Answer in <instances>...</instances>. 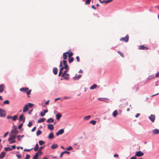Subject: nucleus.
Instances as JSON below:
<instances>
[{
	"label": "nucleus",
	"mask_w": 159,
	"mask_h": 159,
	"mask_svg": "<svg viewBox=\"0 0 159 159\" xmlns=\"http://www.w3.org/2000/svg\"><path fill=\"white\" fill-rule=\"evenodd\" d=\"M67 56L66 55L63 53V58L64 59H66L67 58Z\"/></svg>",
	"instance_id": "40"
},
{
	"label": "nucleus",
	"mask_w": 159,
	"mask_h": 159,
	"mask_svg": "<svg viewBox=\"0 0 159 159\" xmlns=\"http://www.w3.org/2000/svg\"><path fill=\"white\" fill-rule=\"evenodd\" d=\"M36 126L34 127L31 130V132H33L35 131L36 129Z\"/></svg>",
	"instance_id": "53"
},
{
	"label": "nucleus",
	"mask_w": 159,
	"mask_h": 159,
	"mask_svg": "<svg viewBox=\"0 0 159 159\" xmlns=\"http://www.w3.org/2000/svg\"><path fill=\"white\" fill-rule=\"evenodd\" d=\"M23 125V123H21L19 125V126H18V128L19 129H20L22 127V126Z\"/></svg>",
	"instance_id": "47"
},
{
	"label": "nucleus",
	"mask_w": 159,
	"mask_h": 159,
	"mask_svg": "<svg viewBox=\"0 0 159 159\" xmlns=\"http://www.w3.org/2000/svg\"><path fill=\"white\" fill-rule=\"evenodd\" d=\"M32 149V148L31 149H25L24 150V151H28V152H29Z\"/></svg>",
	"instance_id": "59"
},
{
	"label": "nucleus",
	"mask_w": 159,
	"mask_h": 159,
	"mask_svg": "<svg viewBox=\"0 0 159 159\" xmlns=\"http://www.w3.org/2000/svg\"><path fill=\"white\" fill-rule=\"evenodd\" d=\"M143 155V153L141 151H138L136 152L135 156L139 157H141Z\"/></svg>",
	"instance_id": "5"
},
{
	"label": "nucleus",
	"mask_w": 159,
	"mask_h": 159,
	"mask_svg": "<svg viewBox=\"0 0 159 159\" xmlns=\"http://www.w3.org/2000/svg\"><path fill=\"white\" fill-rule=\"evenodd\" d=\"M18 117V116L17 115H14L13 117H12V120L14 121H15Z\"/></svg>",
	"instance_id": "32"
},
{
	"label": "nucleus",
	"mask_w": 159,
	"mask_h": 159,
	"mask_svg": "<svg viewBox=\"0 0 159 159\" xmlns=\"http://www.w3.org/2000/svg\"><path fill=\"white\" fill-rule=\"evenodd\" d=\"M97 87V85L95 84H94L91 86L90 87V89H93L96 88Z\"/></svg>",
	"instance_id": "27"
},
{
	"label": "nucleus",
	"mask_w": 159,
	"mask_h": 159,
	"mask_svg": "<svg viewBox=\"0 0 159 159\" xmlns=\"http://www.w3.org/2000/svg\"><path fill=\"white\" fill-rule=\"evenodd\" d=\"M61 117V115L60 113L57 114L56 115V118L58 120H59Z\"/></svg>",
	"instance_id": "20"
},
{
	"label": "nucleus",
	"mask_w": 159,
	"mask_h": 159,
	"mask_svg": "<svg viewBox=\"0 0 159 159\" xmlns=\"http://www.w3.org/2000/svg\"><path fill=\"white\" fill-rule=\"evenodd\" d=\"M39 155V152H36L34 155L33 159H37Z\"/></svg>",
	"instance_id": "25"
},
{
	"label": "nucleus",
	"mask_w": 159,
	"mask_h": 159,
	"mask_svg": "<svg viewBox=\"0 0 159 159\" xmlns=\"http://www.w3.org/2000/svg\"><path fill=\"white\" fill-rule=\"evenodd\" d=\"M129 37L128 35H126L125 37L122 38L120 39V41H123L126 42H128Z\"/></svg>",
	"instance_id": "2"
},
{
	"label": "nucleus",
	"mask_w": 159,
	"mask_h": 159,
	"mask_svg": "<svg viewBox=\"0 0 159 159\" xmlns=\"http://www.w3.org/2000/svg\"><path fill=\"white\" fill-rule=\"evenodd\" d=\"M11 134H18L19 132L17 129L16 127H15V128L14 129H12L11 131Z\"/></svg>",
	"instance_id": "9"
},
{
	"label": "nucleus",
	"mask_w": 159,
	"mask_h": 159,
	"mask_svg": "<svg viewBox=\"0 0 159 159\" xmlns=\"http://www.w3.org/2000/svg\"><path fill=\"white\" fill-rule=\"evenodd\" d=\"M140 115V114L139 113H137L135 116V117L136 118L138 117Z\"/></svg>",
	"instance_id": "63"
},
{
	"label": "nucleus",
	"mask_w": 159,
	"mask_h": 159,
	"mask_svg": "<svg viewBox=\"0 0 159 159\" xmlns=\"http://www.w3.org/2000/svg\"><path fill=\"white\" fill-rule=\"evenodd\" d=\"M118 53L122 57H124V54L120 51H118Z\"/></svg>",
	"instance_id": "44"
},
{
	"label": "nucleus",
	"mask_w": 159,
	"mask_h": 159,
	"mask_svg": "<svg viewBox=\"0 0 159 159\" xmlns=\"http://www.w3.org/2000/svg\"><path fill=\"white\" fill-rule=\"evenodd\" d=\"M48 138L50 139H52L54 138V134L52 132H51L49 134L48 136Z\"/></svg>",
	"instance_id": "18"
},
{
	"label": "nucleus",
	"mask_w": 159,
	"mask_h": 159,
	"mask_svg": "<svg viewBox=\"0 0 159 159\" xmlns=\"http://www.w3.org/2000/svg\"><path fill=\"white\" fill-rule=\"evenodd\" d=\"M91 0H85V4H89L90 3Z\"/></svg>",
	"instance_id": "42"
},
{
	"label": "nucleus",
	"mask_w": 159,
	"mask_h": 159,
	"mask_svg": "<svg viewBox=\"0 0 159 159\" xmlns=\"http://www.w3.org/2000/svg\"><path fill=\"white\" fill-rule=\"evenodd\" d=\"M39 152V154L40 155H41L43 154V153L41 152V151H39V152Z\"/></svg>",
	"instance_id": "55"
},
{
	"label": "nucleus",
	"mask_w": 159,
	"mask_h": 159,
	"mask_svg": "<svg viewBox=\"0 0 159 159\" xmlns=\"http://www.w3.org/2000/svg\"><path fill=\"white\" fill-rule=\"evenodd\" d=\"M31 91V90L30 89V90L26 92L27 94L28 95H29L30 94V93ZM28 97H29V96H28Z\"/></svg>",
	"instance_id": "45"
},
{
	"label": "nucleus",
	"mask_w": 159,
	"mask_h": 159,
	"mask_svg": "<svg viewBox=\"0 0 159 159\" xmlns=\"http://www.w3.org/2000/svg\"><path fill=\"white\" fill-rule=\"evenodd\" d=\"M45 115V113L41 111L40 112V116H43Z\"/></svg>",
	"instance_id": "49"
},
{
	"label": "nucleus",
	"mask_w": 159,
	"mask_h": 159,
	"mask_svg": "<svg viewBox=\"0 0 159 159\" xmlns=\"http://www.w3.org/2000/svg\"><path fill=\"white\" fill-rule=\"evenodd\" d=\"M3 103L5 104H9L10 103V102L8 100H6L3 102Z\"/></svg>",
	"instance_id": "37"
},
{
	"label": "nucleus",
	"mask_w": 159,
	"mask_h": 159,
	"mask_svg": "<svg viewBox=\"0 0 159 159\" xmlns=\"http://www.w3.org/2000/svg\"><path fill=\"white\" fill-rule=\"evenodd\" d=\"M4 150L6 151H11L12 150V148L9 147H6L4 148Z\"/></svg>",
	"instance_id": "26"
},
{
	"label": "nucleus",
	"mask_w": 159,
	"mask_h": 159,
	"mask_svg": "<svg viewBox=\"0 0 159 159\" xmlns=\"http://www.w3.org/2000/svg\"><path fill=\"white\" fill-rule=\"evenodd\" d=\"M30 155L27 154L26 155V157L24 159H29L30 158Z\"/></svg>",
	"instance_id": "46"
},
{
	"label": "nucleus",
	"mask_w": 159,
	"mask_h": 159,
	"mask_svg": "<svg viewBox=\"0 0 159 159\" xmlns=\"http://www.w3.org/2000/svg\"><path fill=\"white\" fill-rule=\"evenodd\" d=\"M45 147V146L41 147L39 148V151H41L43 148Z\"/></svg>",
	"instance_id": "56"
},
{
	"label": "nucleus",
	"mask_w": 159,
	"mask_h": 159,
	"mask_svg": "<svg viewBox=\"0 0 159 159\" xmlns=\"http://www.w3.org/2000/svg\"><path fill=\"white\" fill-rule=\"evenodd\" d=\"M6 153L4 152H2L1 153V156H0V158L2 159L5 157Z\"/></svg>",
	"instance_id": "24"
},
{
	"label": "nucleus",
	"mask_w": 159,
	"mask_h": 159,
	"mask_svg": "<svg viewBox=\"0 0 159 159\" xmlns=\"http://www.w3.org/2000/svg\"><path fill=\"white\" fill-rule=\"evenodd\" d=\"M45 143V142L43 140H40L39 141V143L40 145H42Z\"/></svg>",
	"instance_id": "38"
},
{
	"label": "nucleus",
	"mask_w": 159,
	"mask_h": 159,
	"mask_svg": "<svg viewBox=\"0 0 159 159\" xmlns=\"http://www.w3.org/2000/svg\"><path fill=\"white\" fill-rule=\"evenodd\" d=\"M66 149L67 150L70 151L73 149V148L71 146H70L68 148H66Z\"/></svg>",
	"instance_id": "41"
},
{
	"label": "nucleus",
	"mask_w": 159,
	"mask_h": 159,
	"mask_svg": "<svg viewBox=\"0 0 159 159\" xmlns=\"http://www.w3.org/2000/svg\"><path fill=\"white\" fill-rule=\"evenodd\" d=\"M152 132L153 134H156L159 133V130L157 129H154L152 130Z\"/></svg>",
	"instance_id": "14"
},
{
	"label": "nucleus",
	"mask_w": 159,
	"mask_h": 159,
	"mask_svg": "<svg viewBox=\"0 0 159 159\" xmlns=\"http://www.w3.org/2000/svg\"><path fill=\"white\" fill-rule=\"evenodd\" d=\"M48 128L51 130H53L54 129V127L53 125L51 124H48L47 125Z\"/></svg>",
	"instance_id": "11"
},
{
	"label": "nucleus",
	"mask_w": 159,
	"mask_h": 159,
	"mask_svg": "<svg viewBox=\"0 0 159 159\" xmlns=\"http://www.w3.org/2000/svg\"><path fill=\"white\" fill-rule=\"evenodd\" d=\"M154 78V76L152 75L149 76L147 79V80H150Z\"/></svg>",
	"instance_id": "36"
},
{
	"label": "nucleus",
	"mask_w": 159,
	"mask_h": 159,
	"mask_svg": "<svg viewBox=\"0 0 159 159\" xmlns=\"http://www.w3.org/2000/svg\"><path fill=\"white\" fill-rule=\"evenodd\" d=\"M19 119L20 121H22L23 123H24L25 122V117H24L23 114H22L20 116Z\"/></svg>",
	"instance_id": "10"
},
{
	"label": "nucleus",
	"mask_w": 159,
	"mask_h": 159,
	"mask_svg": "<svg viewBox=\"0 0 159 159\" xmlns=\"http://www.w3.org/2000/svg\"><path fill=\"white\" fill-rule=\"evenodd\" d=\"M29 89L28 88L23 87L20 89V90L21 91H22L24 93H26V91Z\"/></svg>",
	"instance_id": "13"
},
{
	"label": "nucleus",
	"mask_w": 159,
	"mask_h": 159,
	"mask_svg": "<svg viewBox=\"0 0 159 159\" xmlns=\"http://www.w3.org/2000/svg\"><path fill=\"white\" fill-rule=\"evenodd\" d=\"M82 76V75H79L77 76H75L73 77V79L74 80H78Z\"/></svg>",
	"instance_id": "19"
},
{
	"label": "nucleus",
	"mask_w": 159,
	"mask_h": 159,
	"mask_svg": "<svg viewBox=\"0 0 159 159\" xmlns=\"http://www.w3.org/2000/svg\"><path fill=\"white\" fill-rule=\"evenodd\" d=\"M42 133V132L40 130H38L36 133V135L38 136L41 134Z\"/></svg>",
	"instance_id": "34"
},
{
	"label": "nucleus",
	"mask_w": 159,
	"mask_h": 159,
	"mask_svg": "<svg viewBox=\"0 0 159 159\" xmlns=\"http://www.w3.org/2000/svg\"><path fill=\"white\" fill-rule=\"evenodd\" d=\"M98 100L99 101L104 102H108V101H109V99L107 98H98Z\"/></svg>",
	"instance_id": "4"
},
{
	"label": "nucleus",
	"mask_w": 159,
	"mask_h": 159,
	"mask_svg": "<svg viewBox=\"0 0 159 159\" xmlns=\"http://www.w3.org/2000/svg\"><path fill=\"white\" fill-rule=\"evenodd\" d=\"M6 115V113L5 110L0 108V116L1 117H4Z\"/></svg>",
	"instance_id": "1"
},
{
	"label": "nucleus",
	"mask_w": 159,
	"mask_h": 159,
	"mask_svg": "<svg viewBox=\"0 0 159 159\" xmlns=\"http://www.w3.org/2000/svg\"><path fill=\"white\" fill-rule=\"evenodd\" d=\"M76 59L77 61L78 62H79L80 61V59H79V57L78 56H77L76 57Z\"/></svg>",
	"instance_id": "60"
},
{
	"label": "nucleus",
	"mask_w": 159,
	"mask_h": 159,
	"mask_svg": "<svg viewBox=\"0 0 159 159\" xmlns=\"http://www.w3.org/2000/svg\"><path fill=\"white\" fill-rule=\"evenodd\" d=\"M112 1V0H108L106 1H105V2L106 4H107L108 3H109V2H110L111 1Z\"/></svg>",
	"instance_id": "54"
},
{
	"label": "nucleus",
	"mask_w": 159,
	"mask_h": 159,
	"mask_svg": "<svg viewBox=\"0 0 159 159\" xmlns=\"http://www.w3.org/2000/svg\"><path fill=\"white\" fill-rule=\"evenodd\" d=\"M74 60V59L73 57H69V60H68L69 62L70 63H71Z\"/></svg>",
	"instance_id": "30"
},
{
	"label": "nucleus",
	"mask_w": 159,
	"mask_h": 159,
	"mask_svg": "<svg viewBox=\"0 0 159 159\" xmlns=\"http://www.w3.org/2000/svg\"><path fill=\"white\" fill-rule=\"evenodd\" d=\"M91 116L90 115L85 116L84 117V120H88L90 118Z\"/></svg>",
	"instance_id": "33"
},
{
	"label": "nucleus",
	"mask_w": 159,
	"mask_h": 159,
	"mask_svg": "<svg viewBox=\"0 0 159 159\" xmlns=\"http://www.w3.org/2000/svg\"><path fill=\"white\" fill-rule=\"evenodd\" d=\"M70 97H68L66 96H65L64 97V98L65 99H70Z\"/></svg>",
	"instance_id": "62"
},
{
	"label": "nucleus",
	"mask_w": 159,
	"mask_h": 159,
	"mask_svg": "<svg viewBox=\"0 0 159 159\" xmlns=\"http://www.w3.org/2000/svg\"><path fill=\"white\" fill-rule=\"evenodd\" d=\"M58 69L56 67H54L53 69V72L55 75H56L57 73Z\"/></svg>",
	"instance_id": "21"
},
{
	"label": "nucleus",
	"mask_w": 159,
	"mask_h": 159,
	"mask_svg": "<svg viewBox=\"0 0 159 159\" xmlns=\"http://www.w3.org/2000/svg\"><path fill=\"white\" fill-rule=\"evenodd\" d=\"M10 137L8 139V141H11L12 140L14 139L16 137V135H14L12 134H10Z\"/></svg>",
	"instance_id": "3"
},
{
	"label": "nucleus",
	"mask_w": 159,
	"mask_h": 159,
	"mask_svg": "<svg viewBox=\"0 0 159 159\" xmlns=\"http://www.w3.org/2000/svg\"><path fill=\"white\" fill-rule=\"evenodd\" d=\"M68 69L66 70L65 71L62 75L61 76V77H64L65 75H67V76H69V74L68 73H66V72L68 70Z\"/></svg>",
	"instance_id": "16"
},
{
	"label": "nucleus",
	"mask_w": 159,
	"mask_h": 159,
	"mask_svg": "<svg viewBox=\"0 0 159 159\" xmlns=\"http://www.w3.org/2000/svg\"><path fill=\"white\" fill-rule=\"evenodd\" d=\"M155 116L154 115L151 114L148 117V118L152 122H154L155 120Z\"/></svg>",
	"instance_id": "7"
},
{
	"label": "nucleus",
	"mask_w": 159,
	"mask_h": 159,
	"mask_svg": "<svg viewBox=\"0 0 159 159\" xmlns=\"http://www.w3.org/2000/svg\"><path fill=\"white\" fill-rule=\"evenodd\" d=\"M64 132V130L63 129H60L56 133V136H58L59 134H62Z\"/></svg>",
	"instance_id": "8"
},
{
	"label": "nucleus",
	"mask_w": 159,
	"mask_h": 159,
	"mask_svg": "<svg viewBox=\"0 0 159 159\" xmlns=\"http://www.w3.org/2000/svg\"><path fill=\"white\" fill-rule=\"evenodd\" d=\"M16 156L18 159H20L21 158V156L20 155L16 154Z\"/></svg>",
	"instance_id": "58"
},
{
	"label": "nucleus",
	"mask_w": 159,
	"mask_h": 159,
	"mask_svg": "<svg viewBox=\"0 0 159 159\" xmlns=\"http://www.w3.org/2000/svg\"><path fill=\"white\" fill-rule=\"evenodd\" d=\"M63 65H64V69L68 70L69 69V67L68 65L67 64V61L65 60H63Z\"/></svg>",
	"instance_id": "6"
},
{
	"label": "nucleus",
	"mask_w": 159,
	"mask_h": 159,
	"mask_svg": "<svg viewBox=\"0 0 159 159\" xmlns=\"http://www.w3.org/2000/svg\"><path fill=\"white\" fill-rule=\"evenodd\" d=\"M70 153V152L68 151H63V152H62L61 153L60 155V158H61L62 157L63 154H64V153H67V154H69Z\"/></svg>",
	"instance_id": "17"
},
{
	"label": "nucleus",
	"mask_w": 159,
	"mask_h": 159,
	"mask_svg": "<svg viewBox=\"0 0 159 159\" xmlns=\"http://www.w3.org/2000/svg\"><path fill=\"white\" fill-rule=\"evenodd\" d=\"M54 119L52 118L48 119L46 121V122L49 123H53L54 122Z\"/></svg>",
	"instance_id": "23"
},
{
	"label": "nucleus",
	"mask_w": 159,
	"mask_h": 159,
	"mask_svg": "<svg viewBox=\"0 0 159 159\" xmlns=\"http://www.w3.org/2000/svg\"><path fill=\"white\" fill-rule=\"evenodd\" d=\"M20 135H18L17 136V137L18 138V141H20Z\"/></svg>",
	"instance_id": "61"
},
{
	"label": "nucleus",
	"mask_w": 159,
	"mask_h": 159,
	"mask_svg": "<svg viewBox=\"0 0 159 159\" xmlns=\"http://www.w3.org/2000/svg\"><path fill=\"white\" fill-rule=\"evenodd\" d=\"M3 84H0V92L2 93L4 91V88Z\"/></svg>",
	"instance_id": "22"
},
{
	"label": "nucleus",
	"mask_w": 159,
	"mask_h": 159,
	"mask_svg": "<svg viewBox=\"0 0 159 159\" xmlns=\"http://www.w3.org/2000/svg\"><path fill=\"white\" fill-rule=\"evenodd\" d=\"M117 111L116 110L114 111L112 113L113 116L114 117H115L117 116Z\"/></svg>",
	"instance_id": "31"
},
{
	"label": "nucleus",
	"mask_w": 159,
	"mask_h": 159,
	"mask_svg": "<svg viewBox=\"0 0 159 159\" xmlns=\"http://www.w3.org/2000/svg\"><path fill=\"white\" fill-rule=\"evenodd\" d=\"M64 69V68L63 66H62L60 69V72H62V71L63 70V69Z\"/></svg>",
	"instance_id": "52"
},
{
	"label": "nucleus",
	"mask_w": 159,
	"mask_h": 159,
	"mask_svg": "<svg viewBox=\"0 0 159 159\" xmlns=\"http://www.w3.org/2000/svg\"><path fill=\"white\" fill-rule=\"evenodd\" d=\"M28 106V107H29L30 108H31L33 106V104L31 103H29Z\"/></svg>",
	"instance_id": "43"
},
{
	"label": "nucleus",
	"mask_w": 159,
	"mask_h": 159,
	"mask_svg": "<svg viewBox=\"0 0 159 159\" xmlns=\"http://www.w3.org/2000/svg\"><path fill=\"white\" fill-rule=\"evenodd\" d=\"M89 123L91 124H92L93 125H95V124H96V121L94 120H92L90 121Z\"/></svg>",
	"instance_id": "39"
},
{
	"label": "nucleus",
	"mask_w": 159,
	"mask_h": 159,
	"mask_svg": "<svg viewBox=\"0 0 159 159\" xmlns=\"http://www.w3.org/2000/svg\"><path fill=\"white\" fill-rule=\"evenodd\" d=\"M45 118H41L38 120V123H40L43 122L45 121Z\"/></svg>",
	"instance_id": "28"
},
{
	"label": "nucleus",
	"mask_w": 159,
	"mask_h": 159,
	"mask_svg": "<svg viewBox=\"0 0 159 159\" xmlns=\"http://www.w3.org/2000/svg\"><path fill=\"white\" fill-rule=\"evenodd\" d=\"M38 148H39V145L38 143H37L36 144V145L34 148V151H37V150Z\"/></svg>",
	"instance_id": "35"
},
{
	"label": "nucleus",
	"mask_w": 159,
	"mask_h": 159,
	"mask_svg": "<svg viewBox=\"0 0 159 159\" xmlns=\"http://www.w3.org/2000/svg\"><path fill=\"white\" fill-rule=\"evenodd\" d=\"M73 55V54L72 52H71L68 55V57H70Z\"/></svg>",
	"instance_id": "51"
},
{
	"label": "nucleus",
	"mask_w": 159,
	"mask_h": 159,
	"mask_svg": "<svg viewBox=\"0 0 159 159\" xmlns=\"http://www.w3.org/2000/svg\"><path fill=\"white\" fill-rule=\"evenodd\" d=\"M58 147V145L57 144H53L52 145L51 148L52 149H54L57 148Z\"/></svg>",
	"instance_id": "29"
},
{
	"label": "nucleus",
	"mask_w": 159,
	"mask_h": 159,
	"mask_svg": "<svg viewBox=\"0 0 159 159\" xmlns=\"http://www.w3.org/2000/svg\"><path fill=\"white\" fill-rule=\"evenodd\" d=\"M136 157L135 156H132L131 157L130 159H136Z\"/></svg>",
	"instance_id": "64"
},
{
	"label": "nucleus",
	"mask_w": 159,
	"mask_h": 159,
	"mask_svg": "<svg viewBox=\"0 0 159 159\" xmlns=\"http://www.w3.org/2000/svg\"><path fill=\"white\" fill-rule=\"evenodd\" d=\"M8 134V132H7L4 135L3 137L5 138V137H6V136Z\"/></svg>",
	"instance_id": "57"
},
{
	"label": "nucleus",
	"mask_w": 159,
	"mask_h": 159,
	"mask_svg": "<svg viewBox=\"0 0 159 159\" xmlns=\"http://www.w3.org/2000/svg\"><path fill=\"white\" fill-rule=\"evenodd\" d=\"M32 125V123L31 122H29L28 125V126L29 127H31Z\"/></svg>",
	"instance_id": "48"
},
{
	"label": "nucleus",
	"mask_w": 159,
	"mask_h": 159,
	"mask_svg": "<svg viewBox=\"0 0 159 159\" xmlns=\"http://www.w3.org/2000/svg\"><path fill=\"white\" fill-rule=\"evenodd\" d=\"M139 49L140 50H148V47L144 46L143 45L140 46Z\"/></svg>",
	"instance_id": "15"
},
{
	"label": "nucleus",
	"mask_w": 159,
	"mask_h": 159,
	"mask_svg": "<svg viewBox=\"0 0 159 159\" xmlns=\"http://www.w3.org/2000/svg\"><path fill=\"white\" fill-rule=\"evenodd\" d=\"M29 109L28 107V106L27 104H25V106L23 107V112H26Z\"/></svg>",
	"instance_id": "12"
},
{
	"label": "nucleus",
	"mask_w": 159,
	"mask_h": 159,
	"mask_svg": "<svg viewBox=\"0 0 159 159\" xmlns=\"http://www.w3.org/2000/svg\"><path fill=\"white\" fill-rule=\"evenodd\" d=\"M155 77H159V71L156 74Z\"/></svg>",
	"instance_id": "50"
}]
</instances>
